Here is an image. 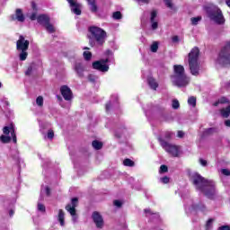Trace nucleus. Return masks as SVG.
<instances>
[{
  "mask_svg": "<svg viewBox=\"0 0 230 230\" xmlns=\"http://www.w3.org/2000/svg\"><path fill=\"white\" fill-rule=\"evenodd\" d=\"M190 181L194 186H196L197 190L202 191L208 199H215L217 195V184L214 181L208 180L199 172H195L190 175Z\"/></svg>",
  "mask_w": 230,
  "mask_h": 230,
  "instance_id": "obj_1",
  "label": "nucleus"
},
{
  "mask_svg": "<svg viewBox=\"0 0 230 230\" xmlns=\"http://www.w3.org/2000/svg\"><path fill=\"white\" fill-rule=\"evenodd\" d=\"M87 39L91 48H103L107 40V31L98 26L88 28Z\"/></svg>",
  "mask_w": 230,
  "mask_h": 230,
  "instance_id": "obj_2",
  "label": "nucleus"
},
{
  "mask_svg": "<svg viewBox=\"0 0 230 230\" xmlns=\"http://www.w3.org/2000/svg\"><path fill=\"white\" fill-rule=\"evenodd\" d=\"M199 57H200V49H199V47L191 49L188 55L189 67L193 76H199V75L200 65L199 64Z\"/></svg>",
  "mask_w": 230,
  "mask_h": 230,
  "instance_id": "obj_3",
  "label": "nucleus"
},
{
  "mask_svg": "<svg viewBox=\"0 0 230 230\" xmlns=\"http://www.w3.org/2000/svg\"><path fill=\"white\" fill-rule=\"evenodd\" d=\"M206 10L209 19L214 21L216 24L222 25L226 23V18H224L222 10H220L218 6L210 4L206 7Z\"/></svg>",
  "mask_w": 230,
  "mask_h": 230,
  "instance_id": "obj_4",
  "label": "nucleus"
},
{
  "mask_svg": "<svg viewBox=\"0 0 230 230\" xmlns=\"http://www.w3.org/2000/svg\"><path fill=\"white\" fill-rule=\"evenodd\" d=\"M217 62L223 67L230 66V40L226 41L225 46L220 49Z\"/></svg>",
  "mask_w": 230,
  "mask_h": 230,
  "instance_id": "obj_5",
  "label": "nucleus"
},
{
  "mask_svg": "<svg viewBox=\"0 0 230 230\" xmlns=\"http://www.w3.org/2000/svg\"><path fill=\"white\" fill-rule=\"evenodd\" d=\"M37 22L40 26H44L45 30H47L49 33H55V27L51 24V18H49L48 14L38 15Z\"/></svg>",
  "mask_w": 230,
  "mask_h": 230,
  "instance_id": "obj_6",
  "label": "nucleus"
},
{
  "mask_svg": "<svg viewBox=\"0 0 230 230\" xmlns=\"http://www.w3.org/2000/svg\"><path fill=\"white\" fill-rule=\"evenodd\" d=\"M158 140L160 142L161 146L164 148V150H165V152H167V154H170L172 157H179L178 146L172 145L163 138H159Z\"/></svg>",
  "mask_w": 230,
  "mask_h": 230,
  "instance_id": "obj_7",
  "label": "nucleus"
},
{
  "mask_svg": "<svg viewBox=\"0 0 230 230\" xmlns=\"http://www.w3.org/2000/svg\"><path fill=\"white\" fill-rule=\"evenodd\" d=\"M107 63H109V58L93 62L92 67L96 69V71H101V73H107L109 71V65Z\"/></svg>",
  "mask_w": 230,
  "mask_h": 230,
  "instance_id": "obj_8",
  "label": "nucleus"
},
{
  "mask_svg": "<svg viewBox=\"0 0 230 230\" xmlns=\"http://www.w3.org/2000/svg\"><path fill=\"white\" fill-rule=\"evenodd\" d=\"M171 78L176 87H186L190 84V78L186 76V74L183 75H171Z\"/></svg>",
  "mask_w": 230,
  "mask_h": 230,
  "instance_id": "obj_9",
  "label": "nucleus"
},
{
  "mask_svg": "<svg viewBox=\"0 0 230 230\" xmlns=\"http://www.w3.org/2000/svg\"><path fill=\"white\" fill-rule=\"evenodd\" d=\"M30 48V40H26L24 36L20 35L19 40L16 41L17 51H28Z\"/></svg>",
  "mask_w": 230,
  "mask_h": 230,
  "instance_id": "obj_10",
  "label": "nucleus"
},
{
  "mask_svg": "<svg viewBox=\"0 0 230 230\" xmlns=\"http://www.w3.org/2000/svg\"><path fill=\"white\" fill-rule=\"evenodd\" d=\"M3 134L4 136H12L13 143L17 144V134L15 133V125L13 123L9 124V126H4L3 128Z\"/></svg>",
  "mask_w": 230,
  "mask_h": 230,
  "instance_id": "obj_11",
  "label": "nucleus"
},
{
  "mask_svg": "<svg viewBox=\"0 0 230 230\" xmlns=\"http://www.w3.org/2000/svg\"><path fill=\"white\" fill-rule=\"evenodd\" d=\"M61 96H63L66 102H71L73 100V91L67 85H62L60 87Z\"/></svg>",
  "mask_w": 230,
  "mask_h": 230,
  "instance_id": "obj_12",
  "label": "nucleus"
},
{
  "mask_svg": "<svg viewBox=\"0 0 230 230\" xmlns=\"http://www.w3.org/2000/svg\"><path fill=\"white\" fill-rule=\"evenodd\" d=\"M78 207V198H73L71 199V204H67L65 207V209L70 213L71 217H75L76 215V208Z\"/></svg>",
  "mask_w": 230,
  "mask_h": 230,
  "instance_id": "obj_13",
  "label": "nucleus"
},
{
  "mask_svg": "<svg viewBox=\"0 0 230 230\" xmlns=\"http://www.w3.org/2000/svg\"><path fill=\"white\" fill-rule=\"evenodd\" d=\"M92 218L98 229H102L103 227V217L100 215V212L94 211L92 215Z\"/></svg>",
  "mask_w": 230,
  "mask_h": 230,
  "instance_id": "obj_14",
  "label": "nucleus"
},
{
  "mask_svg": "<svg viewBox=\"0 0 230 230\" xmlns=\"http://www.w3.org/2000/svg\"><path fill=\"white\" fill-rule=\"evenodd\" d=\"M74 71H75L78 78H84L85 75L84 73H85V66H84V63L82 62H76L74 66Z\"/></svg>",
  "mask_w": 230,
  "mask_h": 230,
  "instance_id": "obj_15",
  "label": "nucleus"
},
{
  "mask_svg": "<svg viewBox=\"0 0 230 230\" xmlns=\"http://www.w3.org/2000/svg\"><path fill=\"white\" fill-rule=\"evenodd\" d=\"M70 4L71 11L75 15H82V10H80V4H77L76 0H66Z\"/></svg>",
  "mask_w": 230,
  "mask_h": 230,
  "instance_id": "obj_16",
  "label": "nucleus"
},
{
  "mask_svg": "<svg viewBox=\"0 0 230 230\" xmlns=\"http://www.w3.org/2000/svg\"><path fill=\"white\" fill-rule=\"evenodd\" d=\"M157 18V10H153L150 13V22H151V30H157L159 28V22L155 19Z\"/></svg>",
  "mask_w": 230,
  "mask_h": 230,
  "instance_id": "obj_17",
  "label": "nucleus"
},
{
  "mask_svg": "<svg viewBox=\"0 0 230 230\" xmlns=\"http://www.w3.org/2000/svg\"><path fill=\"white\" fill-rule=\"evenodd\" d=\"M173 73L174 75L172 76H181V75H186L184 66L182 65H174Z\"/></svg>",
  "mask_w": 230,
  "mask_h": 230,
  "instance_id": "obj_18",
  "label": "nucleus"
},
{
  "mask_svg": "<svg viewBox=\"0 0 230 230\" xmlns=\"http://www.w3.org/2000/svg\"><path fill=\"white\" fill-rule=\"evenodd\" d=\"M12 19L13 21H15V19H17L19 22H24L26 18L24 17V13H22V9H16L15 17L13 15Z\"/></svg>",
  "mask_w": 230,
  "mask_h": 230,
  "instance_id": "obj_19",
  "label": "nucleus"
},
{
  "mask_svg": "<svg viewBox=\"0 0 230 230\" xmlns=\"http://www.w3.org/2000/svg\"><path fill=\"white\" fill-rule=\"evenodd\" d=\"M58 221L59 222L61 227H64V226H66V213L63 209L58 210Z\"/></svg>",
  "mask_w": 230,
  "mask_h": 230,
  "instance_id": "obj_20",
  "label": "nucleus"
},
{
  "mask_svg": "<svg viewBox=\"0 0 230 230\" xmlns=\"http://www.w3.org/2000/svg\"><path fill=\"white\" fill-rule=\"evenodd\" d=\"M147 84L153 91H157V87H159V84L157 81H155V78L154 77H148L147 78Z\"/></svg>",
  "mask_w": 230,
  "mask_h": 230,
  "instance_id": "obj_21",
  "label": "nucleus"
},
{
  "mask_svg": "<svg viewBox=\"0 0 230 230\" xmlns=\"http://www.w3.org/2000/svg\"><path fill=\"white\" fill-rule=\"evenodd\" d=\"M88 4L91 6L90 10L93 13L98 12V5L96 4V0H87Z\"/></svg>",
  "mask_w": 230,
  "mask_h": 230,
  "instance_id": "obj_22",
  "label": "nucleus"
},
{
  "mask_svg": "<svg viewBox=\"0 0 230 230\" xmlns=\"http://www.w3.org/2000/svg\"><path fill=\"white\" fill-rule=\"evenodd\" d=\"M220 114L222 118H229L230 115V105H228L226 108H223L220 110Z\"/></svg>",
  "mask_w": 230,
  "mask_h": 230,
  "instance_id": "obj_23",
  "label": "nucleus"
},
{
  "mask_svg": "<svg viewBox=\"0 0 230 230\" xmlns=\"http://www.w3.org/2000/svg\"><path fill=\"white\" fill-rule=\"evenodd\" d=\"M92 146L95 150H102L103 148V143L98 140H93Z\"/></svg>",
  "mask_w": 230,
  "mask_h": 230,
  "instance_id": "obj_24",
  "label": "nucleus"
},
{
  "mask_svg": "<svg viewBox=\"0 0 230 230\" xmlns=\"http://www.w3.org/2000/svg\"><path fill=\"white\" fill-rule=\"evenodd\" d=\"M12 139H13V138L12 137V136H11V137L8 136V135H2V136H0V141H1L2 143H4V144H8V143H10V142L12 141Z\"/></svg>",
  "mask_w": 230,
  "mask_h": 230,
  "instance_id": "obj_25",
  "label": "nucleus"
},
{
  "mask_svg": "<svg viewBox=\"0 0 230 230\" xmlns=\"http://www.w3.org/2000/svg\"><path fill=\"white\" fill-rule=\"evenodd\" d=\"M123 165L132 168V167L136 166V163H134V161H132L130 158H126L123 161Z\"/></svg>",
  "mask_w": 230,
  "mask_h": 230,
  "instance_id": "obj_26",
  "label": "nucleus"
},
{
  "mask_svg": "<svg viewBox=\"0 0 230 230\" xmlns=\"http://www.w3.org/2000/svg\"><path fill=\"white\" fill-rule=\"evenodd\" d=\"M188 103L189 105H190V107H193V108L197 107V97L195 96L189 97Z\"/></svg>",
  "mask_w": 230,
  "mask_h": 230,
  "instance_id": "obj_27",
  "label": "nucleus"
},
{
  "mask_svg": "<svg viewBox=\"0 0 230 230\" xmlns=\"http://www.w3.org/2000/svg\"><path fill=\"white\" fill-rule=\"evenodd\" d=\"M19 58L22 62H24V60L28 58V50H21V53L19 54Z\"/></svg>",
  "mask_w": 230,
  "mask_h": 230,
  "instance_id": "obj_28",
  "label": "nucleus"
},
{
  "mask_svg": "<svg viewBox=\"0 0 230 230\" xmlns=\"http://www.w3.org/2000/svg\"><path fill=\"white\" fill-rule=\"evenodd\" d=\"M215 132H217V128H208L204 130L203 134L204 136H211L212 134H215Z\"/></svg>",
  "mask_w": 230,
  "mask_h": 230,
  "instance_id": "obj_29",
  "label": "nucleus"
},
{
  "mask_svg": "<svg viewBox=\"0 0 230 230\" xmlns=\"http://www.w3.org/2000/svg\"><path fill=\"white\" fill-rule=\"evenodd\" d=\"M202 21V16H197L190 18V22L192 26H197L199 24V22Z\"/></svg>",
  "mask_w": 230,
  "mask_h": 230,
  "instance_id": "obj_30",
  "label": "nucleus"
},
{
  "mask_svg": "<svg viewBox=\"0 0 230 230\" xmlns=\"http://www.w3.org/2000/svg\"><path fill=\"white\" fill-rule=\"evenodd\" d=\"M179 107H181V103L179 102V100L177 99H173L172 102V108L174 111H177V109H179Z\"/></svg>",
  "mask_w": 230,
  "mask_h": 230,
  "instance_id": "obj_31",
  "label": "nucleus"
},
{
  "mask_svg": "<svg viewBox=\"0 0 230 230\" xmlns=\"http://www.w3.org/2000/svg\"><path fill=\"white\" fill-rule=\"evenodd\" d=\"M36 103L38 107H44V98L42 96H38L36 99Z\"/></svg>",
  "mask_w": 230,
  "mask_h": 230,
  "instance_id": "obj_32",
  "label": "nucleus"
},
{
  "mask_svg": "<svg viewBox=\"0 0 230 230\" xmlns=\"http://www.w3.org/2000/svg\"><path fill=\"white\" fill-rule=\"evenodd\" d=\"M218 103H220L221 105H224L226 103L229 105L230 101H229V99H227V97L223 96V97L218 99Z\"/></svg>",
  "mask_w": 230,
  "mask_h": 230,
  "instance_id": "obj_33",
  "label": "nucleus"
},
{
  "mask_svg": "<svg viewBox=\"0 0 230 230\" xmlns=\"http://www.w3.org/2000/svg\"><path fill=\"white\" fill-rule=\"evenodd\" d=\"M164 3L167 8H169L170 10H174L172 0H164Z\"/></svg>",
  "mask_w": 230,
  "mask_h": 230,
  "instance_id": "obj_34",
  "label": "nucleus"
},
{
  "mask_svg": "<svg viewBox=\"0 0 230 230\" xmlns=\"http://www.w3.org/2000/svg\"><path fill=\"white\" fill-rule=\"evenodd\" d=\"M83 57L84 58V60L89 61V60H91V58H93V53H91V51H84L83 53Z\"/></svg>",
  "mask_w": 230,
  "mask_h": 230,
  "instance_id": "obj_35",
  "label": "nucleus"
},
{
  "mask_svg": "<svg viewBox=\"0 0 230 230\" xmlns=\"http://www.w3.org/2000/svg\"><path fill=\"white\" fill-rule=\"evenodd\" d=\"M157 49H159V43H157V41H155L151 45V51H152V53H157Z\"/></svg>",
  "mask_w": 230,
  "mask_h": 230,
  "instance_id": "obj_36",
  "label": "nucleus"
},
{
  "mask_svg": "<svg viewBox=\"0 0 230 230\" xmlns=\"http://www.w3.org/2000/svg\"><path fill=\"white\" fill-rule=\"evenodd\" d=\"M214 221H215V219H213V218H209V219L207 221L206 226H205L206 230H209V229H211V228L213 227V222H214Z\"/></svg>",
  "mask_w": 230,
  "mask_h": 230,
  "instance_id": "obj_37",
  "label": "nucleus"
},
{
  "mask_svg": "<svg viewBox=\"0 0 230 230\" xmlns=\"http://www.w3.org/2000/svg\"><path fill=\"white\" fill-rule=\"evenodd\" d=\"M113 19H115L116 21H119V19H122L123 15L121 14V12L117 11L113 13L112 15Z\"/></svg>",
  "mask_w": 230,
  "mask_h": 230,
  "instance_id": "obj_38",
  "label": "nucleus"
},
{
  "mask_svg": "<svg viewBox=\"0 0 230 230\" xmlns=\"http://www.w3.org/2000/svg\"><path fill=\"white\" fill-rule=\"evenodd\" d=\"M168 172V166L162 164L159 169V173H166Z\"/></svg>",
  "mask_w": 230,
  "mask_h": 230,
  "instance_id": "obj_39",
  "label": "nucleus"
},
{
  "mask_svg": "<svg viewBox=\"0 0 230 230\" xmlns=\"http://www.w3.org/2000/svg\"><path fill=\"white\" fill-rule=\"evenodd\" d=\"M47 137L48 139H53V137H55V131H53V129H49L47 133Z\"/></svg>",
  "mask_w": 230,
  "mask_h": 230,
  "instance_id": "obj_40",
  "label": "nucleus"
},
{
  "mask_svg": "<svg viewBox=\"0 0 230 230\" xmlns=\"http://www.w3.org/2000/svg\"><path fill=\"white\" fill-rule=\"evenodd\" d=\"M38 210H40L41 213H45L46 206H44V204L38 203Z\"/></svg>",
  "mask_w": 230,
  "mask_h": 230,
  "instance_id": "obj_41",
  "label": "nucleus"
},
{
  "mask_svg": "<svg viewBox=\"0 0 230 230\" xmlns=\"http://www.w3.org/2000/svg\"><path fill=\"white\" fill-rule=\"evenodd\" d=\"M88 80L89 82H92L93 84H94L96 82V76L94 75H88Z\"/></svg>",
  "mask_w": 230,
  "mask_h": 230,
  "instance_id": "obj_42",
  "label": "nucleus"
},
{
  "mask_svg": "<svg viewBox=\"0 0 230 230\" xmlns=\"http://www.w3.org/2000/svg\"><path fill=\"white\" fill-rule=\"evenodd\" d=\"M114 206H116L117 208H121L123 206V203L119 200V199H115L113 201Z\"/></svg>",
  "mask_w": 230,
  "mask_h": 230,
  "instance_id": "obj_43",
  "label": "nucleus"
},
{
  "mask_svg": "<svg viewBox=\"0 0 230 230\" xmlns=\"http://www.w3.org/2000/svg\"><path fill=\"white\" fill-rule=\"evenodd\" d=\"M161 182H163V184H168L170 182V178L168 176H164L161 178Z\"/></svg>",
  "mask_w": 230,
  "mask_h": 230,
  "instance_id": "obj_44",
  "label": "nucleus"
},
{
  "mask_svg": "<svg viewBox=\"0 0 230 230\" xmlns=\"http://www.w3.org/2000/svg\"><path fill=\"white\" fill-rule=\"evenodd\" d=\"M221 173H222L223 175H226V177H229V176H230V171H229V169H222V170H221Z\"/></svg>",
  "mask_w": 230,
  "mask_h": 230,
  "instance_id": "obj_45",
  "label": "nucleus"
},
{
  "mask_svg": "<svg viewBox=\"0 0 230 230\" xmlns=\"http://www.w3.org/2000/svg\"><path fill=\"white\" fill-rule=\"evenodd\" d=\"M32 72H33V67L29 66L25 72L26 76H30V75H31Z\"/></svg>",
  "mask_w": 230,
  "mask_h": 230,
  "instance_id": "obj_46",
  "label": "nucleus"
},
{
  "mask_svg": "<svg viewBox=\"0 0 230 230\" xmlns=\"http://www.w3.org/2000/svg\"><path fill=\"white\" fill-rule=\"evenodd\" d=\"M111 107H112V103L111 102H108L105 104L106 112H109V111H111Z\"/></svg>",
  "mask_w": 230,
  "mask_h": 230,
  "instance_id": "obj_47",
  "label": "nucleus"
},
{
  "mask_svg": "<svg viewBox=\"0 0 230 230\" xmlns=\"http://www.w3.org/2000/svg\"><path fill=\"white\" fill-rule=\"evenodd\" d=\"M37 12H34V13H31V15L30 16V19H31V21H36V19H37Z\"/></svg>",
  "mask_w": 230,
  "mask_h": 230,
  "instance_id": "obj_48",
  "label": "nucleus"
},
{
  "mask_svg": "<svg viewBox=\"0 0 230 230\" xmlns=\"http://www.w3.org/2000/svg\"><path fill=\"white\" fill-rule=\"evenodd\" d=\"M199 163H200L201 166H208V161H206L202 158H199Z\"/></svg>",
  "mask_w": 230,
  "mask_h": 230,
  "instance_id": "obj_49",
  "label": "nucleus"
},
{
  "mask_svg": "<svg viewBox=\"0 0 230 230\" xmlns=\"http://www.w3.org/2000/svg\"><path fill=\"white\" fill-rule=\"evenodd\" d=\"M104 56L105 57H111V56H112V50H111V49H107L105 52H104Z\"/></svg>",
  "mask_w": 230,
  "mask_h": 230,
  "instance_id": "obj_50",
  "label": "nucleus"
},
{
  "mask_svg": "<svg viewBox=\"0 0 230 230\" xmlns=\"http://www.w3.org/2000/svg\"><path fill=\"white\" fill-rule=\"evenodd\" d=\"M31 8L34 12H37L39 9L37 8V4L35 2H31Z\"/></svg>",
  "mask_w": 230,
  "mask_h": 230,
  "instance_id": "obj_51",
  "label": "nucleus"
},
{
  "mask_svg": "<svg viewBox=\"0 0 230 230\" xmlns=\"http://www.w3.org/2000/svg\"><path fill=\"white\" fill-rule=\"evenodd\" d=\"M217 230H230V226L227 225L222 226Z\"/></svg>",
  "mask_w": 230,
  "mask_h": 230,
  "instance_id": "obj_52",
  "label": "nucleus"
},
{
  "mask_svg": "<svg viewBox=\"0 0 230 230\" xmlns=\"http://www.w3.org/2000/svg\"><path fill=\"white\" fill-rule=\"evenodd\" d=\"M45 190L47 197H49L51 195V189L49 187H46Z\"/></svg>",
  "mask_w": 230,
  "mask_h": 230,
  "instance_id": "obj_53",
  "label": "nucleus"
},
{
  "mask_svg": "<svg viewBox=\"0 0 230 230\" xmlns=\"http://www.w3.org/2000/svg\"><path fill=\"white\" fill-rule=\"evenodd\" d=\"M144 212L146 213L147 215H155L150 208H146L144 209Z\"/></svg>",
  "mask_w": 230,
  "mask_h": 230,
  "instance_id": "obj_54",
  "label": "nucleus"
},
{
  "mask_svg": "<svg viewBox=\"0 0 230 230\" xmlns=\"http://www.w3.org/2000/svg\"><path fill=\"white\" fill-rule=\"evenodd\" d=\"M178 137H184V131L179 130L177 133Z\"/></svg>",
  "mask_w": 230,
  "mask_h": 230,
  "instance_id": "obj_55",
  "label": "nucleus"
},
{
  "mask_svg": "<svg viewBox=\"0 0 230 230\" xmlns=\"http://www.w3.org/2000/svg\"><path fill=\"white\" fill-rule=\"evenodd\" d=\"M165 138H166V139H172V133L167 132V133L165 134Z\"/></svg>",
  "mask_w": 230,
  "mask_h": 230,
  "instance_id": "obj_56",
  "label": "nucleus"
},
{
  "mask_svg": "<svg viewBox=\"0 0 230 230\" xmlns=\"http://www.w3.org/2000/svg\"><path fill=\"white\" fill-rule=\"evenodd\" d=\"M172 42H179V36H173Z\"/></svg>",
  "mask_w": 230,
  "mask_h": 230,
  "instance_id": "obj_57",
  "label": "nucleus"
},
{
  "mask_svg": "<svg viewBox=\"0 0 230 230\" xmlns=\"http://www.w3.org/2000/svg\"><path fill=\"white\" fill-rule=\"evenodd\" d=\"M141 1V3H144L145 4H148L150 3V0H137Z\"/></svg>",
  "mask_w": 230,
  "mask_h": 230,
  "instance_id": "obj_58",
  "label": "nucleus"
},
{
  "mask_svg": "<svg viewBox=\"0 0 230 230\" xmlns=\"http://www.w3.org/2000/svg\"><path fill=\"white\" fill-rule=\"evenodd\" d=\"M225 125H226V127H230V119H226L225 121Z\"/></svg>",
  "mask_w": 230,
  "mask_h": 230,
  "instance_id": "obj_59",
  "label": "nucleus"
},
{
  "mask_svg": "<svg viewBox=\"0 0 230 230\" xmlns=\"http://www.w3.org/2000/svg\"><path fill=\"white\" fill-rule=\"evenodd\" d=\"M14 211H13V209H11L10 211H9V216L10 217H13V215H14Z\"/></svg>",
  "mask_w": 230,
  "mask_h": 230,
  "instance_id": "obj_60",
  "label": "nucleus"
},
{
  "mask_svg": "<svg viewBox=\"0 0 230 230\" xmlns=\"http://www.w3.org/2000/svg\"><path fill=\"white\" fill-rule=\"evenodd\" d=\"M193 209H200V205H195V206H193Z\"/></svg>",
  "mask_w": 230,
  "mask_h": 230,
  "instance_id": "obj_61",
  "label": "nucleus"
},
{
  "mask_svg": "<svg viewBox=\"0 0 230 230\" xmlns=\"http://www.w3.org/2000/svg\"><path fill=\"white\" fill-rule=\"evenodd\" d=\"M214 107H218V105H220V102H218V100L216 102H214Z\"/></svg>",
  "mask_w": 230,
  "mask_h": 230,
  "instance_id": "obj_62",
  "label": "nucleus"
},
{
  "mask_svg": "<svg viewBox=\"0 0 230 230\" xmlns=\"http://www.w3.org/2000/svg\"><path fill=\"white\" fill-rule=\"evenodd\" d=\"M226 4L230 8V0H226Z\"/></svg>",
  "mask_w": 230,
  "mask_h": 230,
  "instance_id": "obj_63",
  "label": "nucleus"
},
{
  "mask_svg": "<svg viewBox=\"0 0 230 230\" xmlns=\"http://www.w3.org/2000/svg\"><path fill=\"white\" fill-rule=\"evenodd\" d=\"M226 87H228V89H230V81L228 83H226Z\"/></svg>",
  "mask_w": 230,
  "mask_h": 230,
  "instance_id": "obj_64",
  "label": "nucleus"
}]
</instances>
